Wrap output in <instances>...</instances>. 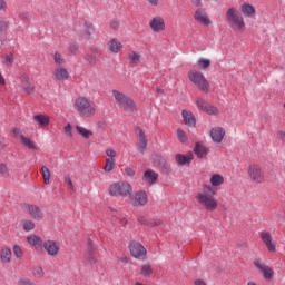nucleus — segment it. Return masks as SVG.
Listing matches in <instances>:
<instances>
[{
    "mask_svg": "<svg viewBox=\"0 0 285 285\" xmlns=\"http://www.w3.org/2000/svg\"><path fill=\"white\" fill-rule=\"evenodd\" d=\"M158 178H159L158 173H155V170L153 169H148L144 173L142 181L147 184V186H153V184H156Z\"/></svg>",
    "mask_w": 285,
    "mask_h": 285,
    "instance_id": "4be33fe9",
    "label": "nucleus"
},
{
    "mask_svg": "<svg viewBox=\"0 0 285 285\" xmlns=\"http://www.w3.org/2000/svg\"><path fill=\"white\" fill-rule=\"evenodd\" d=\"M10 28V20L6 17H0V35H3V32H8V29Z\"/></svg>",
    "mask_w": 285,
    "mask_h": 285,
    "instance_id": "c9c22d12",
    "label": "nucleus"
},
{
    "mask_svg": "<svg viewBox=\"0 0 285 285\" xmlns=\"http://www.w3.org/2000/svg\"><path fill=\"white\" fill-rule=\"evenodd\" d=\"M193 4L195 8H202L204 6V2L202 0H193Z\"/></svg>",
    "mask_w": 285,
    "mask_h": 285,
    "instance_id": "bf43d9fd",
    "label": "nucleus"
},
{
    "mask_svg": "<svg viewBox=\"0 0 285 285\" xmlns=\"http://www.w3.org/2000/svg\"><path fill=\"white\" fill-rule=\"evenodd\" d=\"M65 184H67L70 190L75 191V185L72 184V178H70V176H65Z\"/></svg>",
    "mask_w": 285,
    "mask_h": 285,
    "instance_id": "3c124183",
    "label": "nucleus"
},
{
    "mask_svg": "<svg viewBox=\"0 0 285 285\" xmlns=\"http://www.w3.org/2000/svg\"><path fill=\"white\" fill-rule=\"evenodd\" d=\"M209 135L215 144H222V141H224V137H226V129L223 127H214Z\"/></svg>",
    "mask_w": 285,
    "mask_h": 285,
    "instance_id": "6ab92c4d",
    "label": "nucleus"
},
{
    "mask_svg": "<svg viewBox=\"0 0 285 285\" xmlns=\"http://www.w3.org/2000/svg\"><path fill=\"white\" fill-rule=\"evenodd\" d=\"M18 86L20 90H22V92H26L27 95H32L36 89L35 83L30 82V80L24 83H19Z\"/></svg>",
    "mask_w": 285,
    "mask_h": 285,
    "instance_id": "473e14b6",
    "label": "nucleus"
},
{
    "mask_svg": "<svg viewBox=\"0 0 285 285\" xmlns=\"http://www.w3.org/2000/svg\"><path fill=\"white\" fill-rule=\"evenodd\" d=\"M116 160L115 159H107L105 160L104 170L105 173H112L115 170Z\"/></svg>",
    "mask_w": 285,
    "mask_h": 285,
    "instance_id": "58836bf2",
    "label": "nucleus"
},
{
    "mask_svg": "<svg viewBox=\"0 0 285 285\" xmlns=\"http://www.w3.org/2000/svg\"><path fill=\"white\" fill-rule=\"evenodd\" d=\"M33 122L38 128H48L50 126V116L46 114H37L33 116Z\"/></svg>",
    "mask_w": 285,
    "mask_h": 285,
    "instance_id": "aec40b11",
    "label": "nucleus"
},
{
    "mask_svg": "<svg viewBox=\"0 0 285 285\" xmlns=\"http://www.w3.org/2000/svg\"><path fill=\"white\" fill-rule=\"evenodd\" d=\"M157 94H158V95H164V90H163V89L157 88Z\"/></svg>",
    "mask_w": 285,
    "mask_h": 285,
    "instance_id": "774afa93",
    "label": "nucleus"
},
{
    "mask_svg": "<svg viewBox=\"0 0 285 285\" xmlns=\"http://www.w3.org/2000/svg\"><path fill=\"white\" fill-rule=\"evenodd\" d=\"M12 132H13V135H14L16 137H19L20 139H21V135H23V134L21 132V129H19V128H13V129H12Z\"/></svg>",
    "mask_w": 285,
    "mask_h": 285,
    "instance_id": "13d9d810",
    "label": "nucleus"
},
{
    "mask_svg": "<svg viewBox=\"0 0 285 285\" xmlns=\"http://www.w3.org/2000/svg\"><path fill=\"white\" fill-rule=\"evenodd\" d=\"M73 110L81 119H92L97 115V105L86 96H79L73 100Z\"/></svg>",
    "mask_w": 285,
    "mask_h": 285,
    "instance_id": "f03ea898",
    "label": "nucleus"
},
{
    "mask_svg": "<svg viewBox=\"0 0 285 285\" xmlns=\"http://www.w3.org/2000/svg\"><path fill=\"white\" fill-rule=\"evenodd\" d=\"M136 135L138 137V142H137V150L144 155L146 153V148H148V139L146 138V132H144V129L141 128H136Z\"/></svg>",
    "mask_w": 285,
    "mask_h": 285,
    "instance_id": "f3484780",
    "label": "nucleus"
},
{
    "mask_svg": "<svg viewBox=\"0 0 285 285\" xmlns=\"http://www.w3.org/2000/svg\"><path fill=\"white\" fill-rule=\"evenodd\" d=\"M118 262H121L122 264H128V257H126V256L119 257Z\"/></svg>",
    "mask_w": 285,
    "mask_h": 285,
    "instance_id": "69168bd1",
    "label": "nucleus"
},
{
    "mask_svg": "<svg viewBox=\"0 0 285 285\" xmlns=\"http://www.w3.org/2000/svg\"><path fill=\"white\" fill-rule=\"evenodd\" d=\"M240 12L244 17H247V19H253V17L257 14V9H255V6L244 2L240 6Z\"/></svg>",
    "mask_w": 285,
    "mask_h": 285,
    "instance_id": "5701e85b",
    "label": "nucleus"
},
{
    "mask_svg": "<svg viewBox=\"0 0 285 285\" xmlns=\"http://www.w3.org/2000/svg\"><path fill=\"white\" fill-rule=\"evenodd\" d=\"M149 28L156 35L166 30V20L161 16H155L149 20Z\"/></svg>",
    "mask_w": 285,
    "mask_h": 285,
    "instance_id": "2eb2a0df",
    "label": "nucleus"
},
{
    "mask_svg": "<svg viewBox=\"0 0 285 285\" xmlns=\"http://www.w3.org/2000/svg\"><path fill=\"white\" fill-rule=\"evenodd\" d=\"M259 237L268 253H277V240L273 238V234L269 230L259 232Z\"/></svg>",
    "mask_w": 285,
    "mask_h": 285,
    "instance_id": "9d476101",
    "label": "nucleus"
},
{
    "mask_svg": "<svg viewBox=\"0 0 285 285\" xmlns=\"http://www.w3.org/2000/svg\"><path fill=\"white\" fill-rule=\"evenodd\" d=\"M217 189L210 185H203V190L196 194V202L207 213H215L219 208V200L215 197Z\"/></svg>",
    "mask_w": 285,
    "mask_h": 285,
    "instance_id": "f257e3e1",
    "label": "nucleus"
},
{
    "mask_svg": "<svg viewBox=\"0 0 285 285\" xmlns=\"http://www.w3.org/2000/svg\"><path fill=\"white\" fill-rule=\"evenodd\" d=\"M6 86V78L3 77V73L0 71V87Z\"/></svg>",
    "mask_w": 285,
    "mask_h": 285,
    "instance_id": "e2e57ef3",
    "label": "nucleus"
},
{
    "mask_svg": "<svg viewBox=\"0 0 285 285\" xmlns=\"http://www.w3.org/2000/svg\"><path fill=\"white\" fill-rule=\"evenodd\" d=\"M6 66H12L14 63V56L12 53H8L4 56Z\"/></svg>",
    "mask_w": 285,
    "mask_h": 285,
    "instance_id": "49530a36",
    "label": "nucleus"
},
{
    "mask_svg": "<svg viewBox=\"0 0 285 285\" xmlns=\"http://www.w3.org/2000/svg\"><path fill=\"white\" fill-rule=\"evenodd\" d=\"M27 242L29 246L35 247V250H37V253L43 252V239H41V237L31 234L27 236Z\"/></svg>",
    "mask_w": 285,
    "mask_h": 285,
    "instance_id": "a211bd4d",
    "label": "nucleus"
},
{
    "mask_svg": "<svg viewBox=\"0 0 285 285\" xmlns=\"http://www.w3.org/2000/svg\"><path fill=\"white\" fill-rule=\"evenodd\" d=\"M111 95H112L117 106H119L120 108L126 110V112H137V110H138L137 102H135V100L130 96H128L117 89H114L111 91Z\"/></svg>",
    "mask_w": 285,
    "mask_h": 285,
    "instance_id": "39448f33",
    "label": "nucleus"
},
{
    "mask_svg": "<svg viewBox=\"0 0 285 285\" xmlns=\"http://www.w3.org/2000/svg\"><path fill=\"white\" fill-rule=\"evenodd\" d=\"M4 147L6 145L3 144V137L0 136V150H2Z\"/></svg>",
    "mask_w": 285,
    "mask_h": 285,
    "instance_id": "338daca9",
    "label": "nucleus"
},
{
    "mask_svg": "<svg viewBox=\"0 0 285 285\" xmlns=\"http://www.w3.org/2000/svg\"><path fill=\"white\" fill-rule=\"evenodd\" d=\"M197 66L200 70H208L210 68V59L200 58L197 61Z\"/></svg>",
    "mask_w": 285,
    "mask_h": 285,
    "instance_id": "ea45409f",
    "label": "nucleus"
},
{
    "mask_svg": "<svg viewBox=\"0 0 285 285\" xmlns=\"http://www.w3.org/2000/svg\"><path fill=\"white\" fill-rule=\"evenodd\" d=\"M76 132H78V135H80V137H82L83 139H90L94 135L92 130H89L88 128L81 125L76 126Z\"/></svg>",
    "mask_w": 285,
    "mask_h": 285,
    "instance_id": "7c9ffc66",
    "label": "nucleus"
},
{
    "mask_svg": "<svg viewBox=\"0 0 285 285\" xmlns=\"http://www.w3.org/2000/svg\"><path fill=\"white\" fill-rule=\"evenodd\" d=\"M61 249V244L57 240L48 239L42 244V250H46L49 257H57L59 255V250Z\"/></svg>",
    "mask_w": 285,
    "mask_h": 285,
    "instance_id": "4468645a",
    "label": "nucleus"
},
{
    "mask_svg": "<svg viewBox=\"0 0 285 285\" xmlns=\"http://www.w3.org/2000/svg\"><path fill=\"white\" fill-rule=\"evenodd\" d=\"M194 285H208V284H206V283L204 282V279H196V281L194 282Z\"/></svg>",
    "mask_w": 285,
    "mask_h": 285,
    "instance_id": "0e129e2a",
    "label": "nucleus"
},
{
    "mask_svg": "<svg viewBox=\"0 0 285 285\" xmlns=\"http://www.w3.org/2000/svg\"><path fill=\"white\" fill-rule=\"evenodd\" d=\"M63 131H65L66 137H68L69 139H72V125H70V122H68L63 127Z\"/></svg>",
    "mask_w": 285,
    "mask_h": 285,
    "instance_id": "a18cd8bd",
    "label": "nucleus"
},
{
    "mask_svg": "<svg viewBox=\"0 0 285 285\" xmlns=\"http://www.w3.org/2000/svg\"><path fill=\"white\" fill-rule=\"evenodd\" d=\"M253 264H254L255 268H257V271L263 273L264 279H266L267 282H271V279H273V277L275 275V271L273 269V267L266 265L264 263V259H262L261 257H256L253 261Z\"/></svg>",
    "mask_w": 285,
    "mask_h": 285,
    "instance_id": "9b49d317",
    "label": "nucleus"
},
{
    "mask_svg": "<svg viewBox=\"0 0 285 285\" xmlns=\"http://www.w3.org/2000/svg\"><path fill=\"white\" fill-rule=\"evenodd\" d=\"M209 186H212V188H217L219 186H222L224 184V176H222V174H214L212 175L210 179H209Z\"/></svg>",
    "mask_w": 285,
    "mask_h": 285,
    "instance_id": "c756f323",
    "label": "nucleus"
},
{
    "mask_svg": "<svg viewBox=\"0 0 285 285\" xmlns=\"http://www.w3.org/2000/svg\"><path fill=\"white\" fill-rule=\"evenodd\" d=\"M148 6H150L151 8H157V6H159V0H145Z\"/></svg>",
    "mask_w": 285,
    "mask_h": 285,
    "instance_id": "5fc2aeb1",
    "label": "nucleus"
},
{
    "mask_svg": "<svg viewBox=\"0 0 285 285\" xmlns=\"http://www.w3.org/2000/svg\"><path fill=\"white\" fill-rule=\"evenodd\" d=\"M128 61L131 66H139L144 61V56L139 51H131L128 53Z\"/></svg>",
    "mask_w": 285,
    "mask_h": 285,
    "instance_id": "bb28decb",
    "label": "nucleus"
},
{
    "mask_svg": "<svg viewBox=\"0 0 285 285\" xmlns=\"http://www.w3.org/2000/svg\"><path fill=\"white\" fill-rule=\"evenodd\" d=\"M247 175L253 184H264V181H266V173H264V168L257 164H250L247 167Z\"/></svg>",
    "mask_w": 285,
    "mask_h": 285,
    "instance_id": "0eeeda50",
    "label": "nucleus"
},
{
    "mask_svg": "<svg viewBox=\"0 0 285 285\" xmlns=\"http://www.w3.org/2000/svg\"><path fill=\"white\" fill-rule=\"evenodd\" d=\"M22 210L28 215L33 222H43L46 214L43 209L39 207L37 204H23Z\"/></svg>",
    "mask_w": 285,
    "mask_h": 285,
    "instance_id": "6e6552de",
    "label": "nucleus"
},
{
    "mask_svg": "<svg viewBox=\"0 0 285 285\" xmlns=\"http://www.w3.org/2000/svg\"><path fill=\"white\" fill-rule=\"evenodd\" d=\"M95 30L92 29V24L85 31V39H90V35H92Z\"/></svg>",
    "mask_w": 285,
    "mask_h": 285,
    "instance_id": "864d4df0",
    "label": "nucleus"
},
{
    "mask_svg": "<svg viewBox=\"0 0 285 285\" xmlns=\"http://www.w3.org/2000/svg\"><path fill=\"white\" fill-rule=\"evenodd\" d=\"M149 226H161V219H156L149 224Z\"/></svg>",
    "mask_w": 285,
    "mask_h": 285,
    "instance_id": "680f3d73",
    "label": "nucleus"
},
{
    "mask_svg": "<svg viewBox=\"0 0 285 285\" xmlns=\"http://www.w3.org/2000/svg\"><path fill=\"white\" fill-rule=\"evenodd\" d=\"M194 21H196L198 26H204V28H210V26H213V20L206 8H198L194 11Z\"/></svg>",
    "mask_w": 285,
    "mask_h": 285,
    "instance_id": "1a4fd4ad",
    "label": "nucleus"
},
{
    "mask_svg": "<svg viewBox=\"0 0 285 285\" xmlns=\"http://www.w3.org/2000/svg\"><path fill=\"white\" fill-rule=\"evenodd\" d=\"M187 77L190 83L200 90V92H205V95L210 92V82L202 71L193 69L188 71Z\"/></svg>",
    "mask_w": 285,
    "mask_h": 285,
    "instance_id": "20e7f679",
    "label": "nucleus"
},
{
    "mask_svg": "<svg viewBox=\"0 0 285 285\" xmlns=\"http://www.w3.org/2000/svg\"><path fill=\"white\" fill-rule=\"evenodd\" d=\"M110 197H130L132 195V185L126 180L112 183L108 187Z\"/></svg>",
    "mask_w": 285,
    "mask_h": 285,
    "instance_id": "423d86ee",
    "label": "nucleus"
},
{
    "mask_svg": "<svg viewBox=\"0 0 285 285\" xmlns=\"http://www.w3.org/2000/svg\"><path fill=\"white\" fill-rule=\"evenodd\" d=\"M181 117L184 119L185 126H188L189 128H195L197 120L195 119V115H193L191 111L184 109L181 111Z\"/></svg>",
    "mask_w": 285,
    "mask_h": 285,
    "instance_id": "b1692460",
    "label": "nucleus"
},
{
    "mask_svg": "<svg viewBox=\"0 0 285 285\" xmlns=\"http://www.w3.org/2000/svg\"><path fill=\"white\" fill-rule=\"evenodd\" d=\"M69 50L70 52H77V50H79V46L77 43H71L69 46Z\"/></svg>",
    "mask_w": 285,
    "mask_h": 285,
    "instance_id": "4d7b16f0",
    "label": "nucleus"
},
{
    "mask_svg": "<svg viewBox=\"0 0 285 285\" xmlns=\"http://www.w3.org/2000/svg\"><path fill=\"white\" fill-rule=\"evenodd\" d=\"M0 261L2 264H10L12 262V250L8 247H4L0 250Z\"/></svg>",
    "mask_w": 285,
    "mask_h": 285,
    "instance_id": "c85d7f7f",
    "label": "nucleus"
},
{
    "mask_svg": "<svg viewBox=\"0 0 285 285\" xmlns=\"http://www.w3.org/2000/svg\"><path fill=\"white\" fill-rule=\"evenodd\" d=\"M36 224L33 220L30 219H24L22 220V228L26 233H30L31 230H35Z\"/></svg>",
    "mask_w": 285,
    "mask_h": 285,
    "instance_id": "4c0bfd02",
    "label": "nucleus"
},
{
    "mask_svg": "<svg viewBox=\"0 0 285 285\" xmlns=\"http://www.w3.org/2000/svg\"><path fill=\"white\" fill-rule=\"evenodd\" d=\"M110 30H119V20L112 19L109 22Z\"/></svg>",
    "mask_w": 285,
    "mask_h": 285,
    "instance_id": "09e8293b",
    "label": "nucleus"
},
{
    "mask_svg": "<svg viewBox=\"0 0 285 285\" xmlns=\"http://www.w3.org/2000/svg\"><path fill=\"white\" fill-rule=\"evenodd\" d=\"M40 173L42 175L43 184L48 186L50 184L51 176L50 169L47 166H42Z\"/></svg>",
    "mask_w": 285,
    "mask_h": 285,
    "instance_id": "e433bc0d",
    "label": "nucleus"
},
{
    "mask_svg": "<svg viewBox=\"0 0 285 285\" xmlns=\"http://www.w3.org/2000/svg\"><path fill=\"white\" fill-rule=\"evenodd\" d=\"M105 154L107 155V159H117V150L112 147H108Z\"/></svg>",
    "mask_w": 285,
    "mask_h": 285,
    "instance_id": "79ce46f5",
    "label": "nucleus"
},
{
    "mask_svg": "<svg viewBox=\"0 0 285 285\" xmlns=\"http://www.w3.org/2000/svg\"><path fill=\"white\" fill-rule=\"evenodd\" d=\"M20 144H22L24 148H28V150H32V153H37V150H39V146H37V142H35L32 138L26 135H20Z\"/></svg>",
    "mask_w": 285,
    "mask_h": 285,
    "instance_id": "412c9836",
    "label": "nucleus"
},
{
    "mask_svg": "<svg viewBox=\"0 0 285 285\" xmlns=\"http://www.w3.org/2000/svg\"><path fill=\"white\" fill-rule=\"evenodd\" d=\"M194 153L198 157V159H204V157L208 155L209 150H208V147L197 142L195 145Z\"/></svg>",
    "mask_w": 285,
    "mask_h": 285,
    "instance_id": "cd10ccee",
    "label": "nucleus"
},
{
    "mask_svg": "<svg viewBox=\"0 0 285 285\" xmlns=\"http://www.w3.org/2000/svg\"><path fill=\"white\" fill-rule=\"evenodd\" d=\"M53 77L56 81H66L70 77V73H68V69L58 67L53 70Z\"/></svg>",
    "mask_w": 285,
    "mask_h": 285,
    "instance_id": "a878e982",
    "label": "nucleus"
},
{
    "mask_svg": "<svg viewBox=\"0 0 285 285\" xmlns=\"http://www.w3.org/2000/svg\"><path fill=\"white\" fill-rule=\"evenodd\" d=\"M225 19L229 28L234 32H246V21L244 20V16L237 8H228L225 13Z\"/></svg>",
    "mask_w": 285,
    "mask_h": 285,
    "instance_id": "7ed1b4c3",
    "label": "nucleus"
},
{
    "mask_svg": "<svg viewBox=\"0 0 285 285\" xmlns=\"http://www.w3.org/2000/svg\"><path fill=\"white\" fill-rule=\"evenodd\" d=\"M31 275L35 277V279H41L46 273L43 272V267L41 266H35L31 269Z\"/></svg>",
    "mask_w": 285,
    "mask_h": 285,
    "instance_id": "f704fd0d",
    "label": "nucleus"
},
{
    "mask_svg": "<svg viewBox=\"0 0 285 285\" xmlns=\"http://www.w3.org/2000/svg\"><path fill=\"white\" fill-rule=\"evenodd\" d=\"M53 59L55 63H58L59 66H61V63H65L63 56H61V53L59 52L55 53Z\"/></svg>",
    "mask_w": 285,
    "mask_h": 285,
    "instance_id": "de8ad7c7",
    "label": "nucleus"
},
{
    "mask_svg": "<svg viewBox=\"0 0 285 285\" xmlns=\"http://www.w3.org/2000/svg\"><path fill=\"white\" fill-rule=\"evenodd\" d=\"M125 174L127 175V177H135V167L127 166L125 168Z\"/></svg>",
    "mask_w": 285,
    "mask_h": 285,
    "instance_id": "8fccbe9b",
    "label": "nucleus"
},
{
    "mask_svg": "<svg viewBox=\"0 0 285 285\" xmlns=\"http://www.w3.org/2000/svg\"><path fill=\"white\" fill-rule=\"evenodd\" d=\"M129 203L131 206H146L148 204V194L144 190H139L131 195Z\"/></svg>",
    "mask_w": 285,
    "mask_h": 285,
    "instance_id": "dca6fc26",
    "label": "nucleus"
},
{
    "mask_svg": "<svg viewBox=\"0 0 285 285\" xmlns=\"http://www.w3.org/2000/svg\"><path fill=\"white\" fill-rule=\"evenodd\" d=\"M18 81L19 83H28V81H30V75L26 72L20 73L18 77Z\"/></svg>",
    "mask_w": 285,
    "mask_h": 285,
    "instance_id": "c03bdc74",
    "label": "nucleus"
},
{
    "mask_svg": "<svg viewBox=\"0 0 285 285\" xmlns=\"http://www.w3.org/2000/svg\"><path fill=\"white\" fill-rule=\"evenodd\" d=\"M0 10L2 12H6L8 10V3L6 2V0H0Z\"/></svg>",
    "mask_w": 285,
    "mask_h": 285,
    "instance_id": "6e6d98bb",
    "label": "nucleus"
},
{
    "mask_svg": "<svg viewBox=\"0 0 285 285\" xmlns=\"http://www.w3.org/2000/svg\"><path fill=\"white\" fill-rule=\"evenodd\" d=\"M140 275L142 277H153V265L150 263H144L140 266Z\"/></svg>",
    "mask_w": 285,
    "mask_h": 285,
    "instance_id": "72a5a7b5",
    "label": "nucleus"
},
{
    "mask_svg": "<svg viewBox=\"0 0 285 285\" xmlns=\"http://www.w3.org/2000/svg\"><path fill=\"white\" fill-rule=\"evenodd\" d=\"M0 175H8V165L0 163Z\"/></svg>",
    "mask_w": 285,
    "mask_h": 285,
    "instance_id": "603ef678",
    "label": "nucleus"
},
{
    "mask_svg": "<svg viewBox=\"0 0 285 285\" xmlns=\"http://www.w3.org/2000/svg\"><path fill=\"white\" fill-rule=\"evenodd\" d=\"M13 255L17 259H21L23 257V249L19 245H13Z\"/></svg>",
    "mask_w": 285,
    "mask_h": 285,
    "instance_id": "37998d69",
    "label": "nucleus"
},
{
    "mask_svg": "<svg viewBox=\"0 0 285 285\" xmlns=\"http://www.w3.org/2000/svg\"><path fill=\"white\" fill-rule=\"evenodd\" d=\"M129 250L131 253V257L139 261L146 259L148 255V250H146V247H144L139 242H131L129 245Z\"/></svg>",
    "mask_w": 285,
    "mask_h": 285,
    "instance_id": "ddd939ff",
    "label": "nucleus"
},
{
    "mask_svg": "<svg viewBox=\"0 0 285 285\" xmlns=\"http://www.w3.org/2000/svg\"><path fill=\"white\" fill-rule=\"evenodd\" d=\"M87 59H88L89 63H97V57H92V56L88 55Z\"/></svg>",
    "mask_w": 285,
    "mask_h": 285,
    "instance_id": "052dcab7",
    "label": "nucleus"
},
{
    "mask_svg": "<svg viewBox=\"0 0 285 285\" xmlns=\"http://www.w3.org/2000/svg\"><path fill=\"white\" fill-rule=\"evenodd\" d=\"M196 106L198 110L206 112L207 115L217 117L219 115V108L214 105L208 104L204 98L198 97L196 98Z\"/></svg>",
    "mask_w": 285,
    "mask_h": 285,
    "instance_id": "f8f14e48",
    "label": "nucleus"
},
{
    "mask_svg": "<svg viewBox=\"0 0 285 285\" xmlns=\"http://www.w3.org/2000/svg\"><path fill=\"white\" fill-rule=\"evenodd\" d=\"M176 135L180 144H186L188 141V135H186V131H184V129L178 128Z\"/></svg>",
    "mask_w": 285,
    "mask_h": 285,
    "instance_id": "a19ab883",
    "label": "nucleus"
},
{
    "mask_svg": "<svg viewBox=\"0 0 285 285\" xmlns=\"http://www.w3.org/2000/svg\"><path fill=\"white\" fill-rule=\"evenodd\" d=\"M108 50L112 52V55H117L121 51V48H124V45H121V41H119L117 38H112L107 43Z\"/></svg>",
    "mask_w": 285,
    "mask_h": 285,
    "instance_id": "393cba45",
    "label": "nucleus"
},
{
    "mask_svg": "<svg viewBox=\"0 0 285 285\" xmlns=\"http://www.w3.org/2000/svg\"><path fill=\"white\" fill-rule=\"evenodd\" d=\"M176 161L177 164H179V166H186V164H190V161H193V154H189L187 156L183 154H177Z\"/></svg>",
    "mask_w": 285,
    "mask_h": 285,
    "instance_id": "2f4dec72",
    "label": "nucleus"
}]
</instances>
